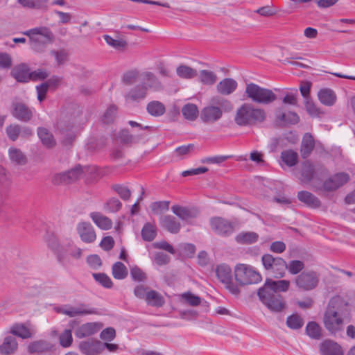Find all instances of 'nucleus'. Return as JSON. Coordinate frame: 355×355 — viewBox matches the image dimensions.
Instances as JSON below:
<instances>
[{"label":"nucleus","mask_w":355,"mask_h":355,"mask_svg":"<svg viewBox=\"0 0 355 355\" xmlns=\"http://www.w3.org/2000/svg\"><path fill=\"white\" fill-rule=\"evenodd\" d=\"M76 230L81 241L84 243H92L96 239L95 230L89 222H80L77 225Z\"/></svg>","instance_id":"obj_14"},{"label":"nucleus","mask_w":355,"mask_h":355,"mask_svg":"<svg viewBox=\"0 0 355 355\" xmlns=\"http://www.w3.org/2000/svg\"><path fill=\"white\" fill-rule=\"evenodd\" d=\"M102 325L98 322H88L79 327L75 331V335L79 338H83L98 332Z\"/></svg>","instance_id":"obj_22"},{"label":"nucleus","mask_w":355,"mask_h":355,"mask_svg":"<svg viewBox=\"0 0 355 355\" xmlns=\"http://www.w3.org/2000/svg\"><path fill=\"white\" fill-rule=\"evenodd\" d=\"M130 277L134 281L138 282H144L147 279L146 274L137 266L130 268Z\"/></svg>","instance_id":"obj_57"},{"label":"nucleus","mask_w":355,"mask_h":355,"mask_svg":"<svg viewBox=\"0 0 355 355\" xmlns=\"http://www.w3.org/2000/svg\"><path fill=\"white\" fill-rule=\"evenodd\" d=\"M69 247L70 245H62L55 252L58 261L64 266L69 263Z\"/></svg>","instance_id":"obj_44"},{"label":"nucleus","mask_w":355,"mask_h":355,"mask_svg":"<svg viewBox=\"0 0 355 355\" xmlns=\"http://www.w3.org/2000/svg\"><path fill=\"white\" fill-rule=\"evenodd\" d=\"M320 275L312 270H303L293 280L299 291H309L315 289L319 284Z\"/></svg>","instance_id":"obj_8"},{"label":"nucleus","mask_w":355,"mask_h":355,"mask_svg":"<svg viewBox=\"0 0 355 355\" xmlns=\"http://www.w3.org/2000/svg\"><path fill=\"white\" fill-rule=\"evenodd\" d=\"M181 297L185 303L192 306H198L201 303V298L190 292L182 294Z\"/></svg>","instance_id":"obj_58"},{"label":"nucleus","mask_w":355,"mask_h":355,"mask_svg":"<svg viewBox=\"0 0 355 355\" xmlns=\"http://www.w3.org/2000/svg\"><path fill=\"white\" fill-rule=\"evenodd\" d=\"M237 82L232 78H225L220 81L216 85L218 93L221 95H230L237 88Z\"/></svg>","instance_id":"obj_27"},{"label":"nucleus","mask_w":355,"mask_h":355,"mask_svg":"<svg viewBox=\"0 0 355 355\" xmlns=\"http://www.w3.org/2000/svg\"><path fill=\"white\" fill-rule=\"evenodd\" d=\"M315 148V140L313 135L306 132L304 135L300 146L301 156L306 159L310 156Z\"/></svg>","instance_id":"obj_24"},{"label":"nucleus","mask_w":355,"mask_h":355,"mask_svg":"<svg viewBox=\"0 0 355 355\" xmlns=\"http://www.w3.org/2000/svg\"><path fill=\"white\" fill-rule=\"evenodd\" d=\"M306 332L313 339L318 340L321 337V328L317 322L313 321L308 322Z\"/></svg>","instance_id":"obj_52"},{"label":"nucleus","mask_w":355,"mask_h":355,"mask_svg":"<svg viewBox=\"0 0 355 355\" xmlns=\"http://www.w3.org/2000/svg\"><path fill=\"white\" fill-rule=\"evenodd\" d=\"M297 198L300 202L312 208L319 207L321 205L320 200L315 196L306 191L298 192Z\"/></svg>","instance_id":"obj_30"},{"label":"nucleus","mask_w":355,"mask_h":355,"mask_svg":"<svg viewBox=\"0 0 355 355\" xmlns=\"http://www.w3.org/2000/svg\"><path fill=\"white\" fill-rule=\"evenodd\" d=\"M89 216L94 224L101 230H109L112 227L113 223L112 220L100 212H92Z\"/></svg>","instance_id":"obj_26"},{"label":"nucleus","mask_w":355,"mask_h":355,"mask_svg":"<svg viewBox=\"0 0 355 355\" xmlns=\"http://www.w3.org/2000/svg\"><path fill=\"white\" fill-rule=\"evenodd\" d=\"M290 282L288 280H272L267 279L263 287L259 291H266L272 294H279V292H286L289 289Z\"/></svg>","instance_id":"obj_17"},{"label":"nucleus","mask_w":355,"mask_h":355,"mask_svg":"<svg viewBox=\"0 0 355 355\" xmlns=\"http://www.w3.org/2000/svg\"><path fill=\"white\" fill-rule=\"evenodd\" d=\"M212 230L217 234L228 236L234 232L233 225L228 220L222 218H214L210 221Z\"/></svg>","instance_id":"obj_15"},{"label":"nucleus","mask_w":355,"mask_h":355,"mask_svg":"<svg viewBox=\"0 0 355 355\" xmlns=\"http://www.w3.org/2000/svg\"><path fill=\"white\" fill-rule=\"evenodd\" d=\"M259 235L254 232H241L235 237L238 243L243 245L252 244L258 241Z\"/></svg>","instance_id":"obj_39"},{"label":"nucleus","mask_w":355,"mask_h":355,"mask_svg":"<svg viewBox=\"0 0 355 355\" xmlns=\"http://www.w3.org/2000/svg\"><path fill=\"white\" fill-rule=\"evenodd\" d=\"M94 279L105 288H110L113 283L111 279L105 273H93Z\"/></svg>","instance_id":"obj_59"},{"label":"nucleus","mask_w":355,"mask_h":355,"mask_svg":"<svg viewBox=\"0 0 355 355\" xmlns=\"http://www.w3.org/2000/svg\"><path fill=\"white\" fill-rule=\"evenodd\" d=\"M122 208L121 202L116 197L109 198L103 204V209L108 214L116 213Z\"/></svg>","instance_id":"obj_37"},{"label":"nucleus","mask_w":355,"mask_h":355,"mask_svg":"<svg viewBox=\"0 0 355 355\" xmlns=\"http://www.w3.org/2000/svg\"><path fill=\"white\" fill-rule=\"evenodd\" d=\"M117 112V107L114 105H110L105 112L102 116V121L105 124L111 123L114 121Z\"/></svg>","instance_id":"obj_56"},{"label":"nucleus","mask_w":355,"mask_h":355,"mask_svg":"<svg viewBox=\"0 0 355 355\" xmlns=\"http://www.w3.org/2000/svg\"><path fill=\"white\" fill-rule=\"evenodd\" d=\"M37 135L41 139L42 144L48 148L55 146V141L52 134L45 128H39L37 129Z\"/></svg>","instance_id":"obj_42"},{"label":"nucleus","mask_w":355,"mask_h":355,"mask_svg":"<svg viewBox=\"0 0 355 355\" xmlns=\"http://www.w3.org/2000/svg\"><path fill=\"white\" fill-rule=\"evenodd\" d=\"M176 73L180 78L184 79H191L198 76V72L196 69L184 64L177 68Z\"/></svg>","instance_id":"obj_45"},{"label":"nucleus","mask_w":355,"mask_h":355,"mask_svg":"<svg viewBox=\"0 0 355 355\" xmlns=\"http://www.w3.org/2000/svg\"><path fill=\"white\" fill-rule=\"evenodd\" d=\"M319 349L321 355H344L340 346L331 340L321 343Z\"/></svg>","instance_id":"obj_23"},{"label":"nucleus","mask_w":355,"mask_h":355,"mask_svg":"<svg viewBox=\"0 0 355 355\" xmlns=\"http://www.w3.org/2000/svg\"><path fill=\"white\" fill-rule=\"evenodd\" d=\"M245 94L248 98L259 104L268 105L277 99L276 94L271 89L252 83L246 85Z\"/></svg>","instance_id":"obj_6"},{"label":"nucleus","mask_w":355,"mask_h":355,"mask_svg":"<svg viewBox=\"0 0 355 355\" xmlns=\"http://www.w3.org/2000/svg\"><path fill=\"white\" fill-rule=\"evenodd\" d=\"M233 110L231 101L220 96L212 97L209 104L205 107L200 113V118L203 122L213 123L218 121L223 112H230Z\"/></svg>","instance_id":"obj_2"},{"label":"nucleus","mask_w":355,"mask_h":355,"mask_svg":"<svg viewBox=\"0 0 355 355\" xmlns=\"http://www.w3.org/2000/svg\"><path fill=\"white\" fill-rule=\"evenodd\" d=\"M171 210L175 215L184 220H189L193 216L191 210L185 207L173 205L171 207Z\"/></svg>","instance_id":"obj_51"},{"label":"nucleus","mask_w":355,"mask_h":355,"mask_svg":"<svg viewBox=\"0 0 355 355\" xmlns=\"http://www.w3.org/2000/svg\"><path fill=\"white\" fill-rule=\"evenodd\" d=\"M154 261L159 266L167 264L170 261V257L166 254L158 252L154 255Z\"/></svg>","instance_id":"obj_64"},{"label":"nucleus","mask_w":355,"mask_h":355,"mask_svg":"<svg viewBox=\"0 0 355 355\" xmlns=\"http://www.w3.org/2000/svg\"><path fill=\"white\" fill-rule=\"evenodd\" d=\"M24 35L29 37L31 48L36 52H43L47 45L54 42V35L47 27L42 26L26 31Z\"/></svg>","instance_id":"obj_4"},{"label":"nucleus","mask_w":355,"mask_h":355,"mask_svg":"<svg viewBox=\"0 0 355 355\" xmlns=\"http://www.w3.org/2000/svg\"><path fill=\"white\" fill-rule=\"evenodd\" d=\"M51 348V343L44 340L31 342L27 347L28 352L31 354L49 352Z\"/></svg>","instance_id":"obj_33"},{"label":"nucleus","mask_w":355,"mask_h":355,"mask_svg":"<svg viewBox=\"0 0 355 355\" xmlns=\"http://www.w3.org/2000/svg\"><path fill=\"white\" fill-rule=\"evenodd\" d=\"M216 274L218 280L231 293L238 295L240 293L237 285L233 282L232 269L227 264L222 263L217 266Z\"/></svg>","instance_id":"obj_11"},{"label":"nucleus","mask_w":355,"mask_h":355,"mask_svg":"<svg viewBox=\"0 0 355 355\" xmlns=\"http://www.w3.org/2000/svg\"><path fill=\"white\" fill-rule=\"evenodd\" d=\"M8 154L10 159L17 164L24 165L26 163V157L19 149L10 148Z\"/></svg>","instance_id":"obj_49"},{"label":"nucleus","mask_w":355,"mask_h":355,"mask_svg":"<svg viewBox=\"0 0 355 355\" xmlns=\"http://www.w3.org/2000/svg\"><path fill=\"white\" fill-rule=\"evenodd\" d=\"M67 174L68 180H69V184L76 180L79 179L83 173V169L81 166L78 165L75 166L73 168L66 172Z\"/></svg>","instance_id":"obj_61"},{"label":"nucleus","mask_w":355,"mask_h":355,"mask_svg":"<svg viewBox=\"0 0 355 355\" xmlns=\"http://www.w3.org/2000/svg\"><path fill=\"white\" fill-rule=\"evenodd\" d=\"M18 2L25 8L46 10L49 0H18Z\"/></svg>","instance_id":"obj_43"},{"label":"nucleus","mask_w":355,"mask_h":355,"mask_svg":"<svg viewBox=\"0 0 355 355\" xmlns=\"http://www.w3.org/2000/svg\"><path fill=\"white\" fill-rule=\"evenodd\" d=\"M328 173L327 168L321 164H313L306 160L301 164L300 181L302 184H309L313 180H320Z\"/></svg>","instance_id":"obj_5"},{"label":"nucleus","mask_w":355,"mask_h":355,"mask_svg":"<svg viewBox=\"0 0 355 355\" xmlns=\"http://www.w3.org/2000/svg\"><path fill=\"white\" fill-rule=\"evenodd\" d=\"M51 54L55 56L58 65L63 64L67 60L68 53L64 49L60 51L53 50L51 51Z\"/></svg>","instance_id":"obj_63"},{"label":"nucleus","mask_w":355,"mask_h":355,"mask_svg":"<svg viewBox=\"0 0 355 355\" xmlns=\"http://www.w3.org/2000/svg\"><path fill=\"white\" fill-rule=\"evenodd\" d=\"M146 301L148 304L156 307H161L164 304L163 297L155 291H150L146 293Z\"/></svg>","instance_id":"obj_41"},{"label":"nucleus","mask_w":355,"mask_h":355,"mask_svg":"<svg viewBox=\"0 0 355 355\" xmlns=\"http://www.w3.org/2000/svg\"><path fill=\"white\" fill-rule=\"evenodd\" d=\"M264 268L273 274L276 278H282L286 270V261L279 257H275L270 254H265L261 257Z\"/></svg>","instance_id":"obj_9"},{"label":"nucleus","mask_w":355,"mask_h":355,"mask_svg":"<svg viewBox=\"0 0 355 355\" xmlns=\"http://www.w3.org/2000/svg\"><path fill=\"white\" fill-rule=\"evenodd\" d=\"M106 43L117 50H123L127 46V42L123 39L115 40L108 35L103 36Z\"/></svg>","instance_id":"obj_55"},{"label":"nucleus","mask_w":355,"mask_h":355,"mask_svg":"<svg viewBox=\"0 0 355 355\" xmlns=\"http://www.w3.org/2000/svg\"><path fill=\"white\" fill-rule=\"evenodd\" d=\"M58 312L73 318L78 315L97 314L98 310L96 308L89 307L85 304H80L76 307L60 308L58 310Z\"/></svg>","instance_id":"obj_18"},{"label":"nucleus","mask_w":355,"mask_h":355,"mask_svg":"<svg viewBox=\"0 0 355 355\" xmlns=\"http://www.w3.org/2000/svg\"><path fill=\"white\" fill-rule=\"evenodd\" d=\"M261 302L272 312H282L286 308V302L280 294H272L258 290Z\"/></svg>","instance_id":"obj_10"},{"label":"nucleus","mask_w":355,"mask_h":355,"mask_svg":"<svg viewBox=\"0 0 355 355\" xmlns=\"http://www.w3.org/2000/svg\"><path fill=\"white\" fill-rule=\"evenodd\" d=\"M318 97L320 102L326 106H332L335 104L337 97L334 90L329 88H323L319 90Z\"/></svg>","instance_id":"obj_29"},{"label":"nucleus","mask_w":355,"mask_h":355,"mask_svg":"<svg viewBox=\"0 0 355 355\" xmlns=\"http://www.w3.org/2000/svg\"><path fill=\"white\" fill-rule=\"evenodd\" d=\"M111 189L116 192L123 200H128L131 196V191L128 187L115 184L111 186Z\"/></svg>","instance_id":"obj_53"},{"label":"nucleus","mask_w":355,"mask_h":355,"mask_svg":"<svg viewBox=\"0 0 355 355\" xmlns=\"http://www.w3.org/2000/svg\"><path fill=\"white\" fill-rule=\"evenodd\" d=\"M286 325L293 330L300 329L304 325V320L297 313H293L287 318Z\"/></svg>","instance_id":"obj_47"},{"label":"nucleus","mask_w":355,"mask_h":355,"mask_svg":"<svg viewBox=\"0 0 355 355\" xmlns=\"http://www.w3.org/2000/svg\"><path fill=\"white\" fill-rule=\"evenodd\" d=\"M10 112L14 118L22 122H28L33 116V109L21 102H13Z\"/></svg>","instance_id":"obj_13"},{"label":"nucleus","mask_w":355,"mask_h":355,"mask_svg":"<svg viewBox=\"0 0 355 355\" xmlns=\"http://www.w3.org/2000/svg\"><path fill=\"white\" fill-rule=\"evenodd\" d=\"M266 119V112L261 108L255 107L250 103H243L237 110L234 121L239 126L254 125Z\"/></svg>","instance_id":"obj_3"},{"label":"nucleus","mask_w":355,"mask_h":355,"mask_svg":"<svg viewBox=\"0 0 355 355\" xmlns=\"http://www.w3.org/2000/svg\"><path fill=\"white\" fill-rule=\"evenodd\" d=\"M141 76V83L146 85L148 87V89L159 91L163 88L161 82L153 73L150 71H146L142 73Z\"/></svg>","instance_id":"obj_28"},{"label":"nucleus","mask_w":355,"mask_h":355,"mask_svg":"<svg viewBox=\"0 0 355 355\" xmlns=\"http://www.w3.org/2000/svg\"><path fill=\"white\" fill-rule=\"evenodd\" d=\"M148 90L147 85L141 83L132 88L125 95V98L133 101H139L146 97Z\"/></svg>","instance_id":"obj_31"},{"label":"nucleus","mask_w":355,"mask_h":355,"mask_svg":"<svg viewBox=\"0 0 355 355\" xmlns=\"http://www.w3.org/2000/svg\"><path fill=\"white\" fill-rule=\"evenodd\" d=\"M30 70L27 64L21 63L15 66L11 71V76L20 83H27L30 80Z\"/></svg>","instance_id":"obj_25"},{"label":"nucleus","mask_w":355,"mask_h":355,"mask_svg":"<svg viewBox=\"0 0 355 355\" xmlns=\"http://www.w3.org/2000/svg\"><path fill=\"white\" fill-rule=\"evenodd\" d=\"M73 128V125H67L64 121L58 123V128L62 135V141L65 146L71 145L76 137Z\"/></svg>","instance_id":"obj_21"},{"label":"nucleus","mask_w":355,"mask_h":355,"mask_svg":"<svg viewBox=\"0 0 355 355\" xmlns=\"http://www.w3.org/2000/svg\"><path fill=\"white\" fill-rule=\"evenodd\" d=\"M112 273L114 278L116 279H123L128 276V272L127 268L123 263L117 261L112 266Z\"/></svg>","instance_id":"obj_46"},{"label":"nucleus","mask_w":355,"mask_h":355,"mask_svg":"<svg viewBox=\"0 0 355 355\" xmlns=\"http://www.w3.org/2000/svg\"><path fill=\"white\" fill-rule=\"evenodd\" d=\"M160 226L171 234H178L181 228L180 223L172 215H163L159 218Z\"/></svg>","instance_id":"obj_20"},{"label":"nucleus","mask_w":355,"mask_h":355,"mask_svg":"<svg viewBox=\"0 0 355 355\" xmlns=\"http://www.w3.org/2000/svg\"><path fill=\"white\" fill-rule=\"evenodd\" d=\"M234 277L241 286L257 284L261 280V275L254 268L243 263L236 265Z\"/></svg>","instance_id":"obj_7"},{"label":"nucleus","mask_w":355,"mask_h":355,"mask_svg":"<svg viewBox=\"0 0 355 355\" xmlns=\"http://www.w3.org/2000/svg\"><path fill=\"white\" fill-rule=\"evenodd\" d=\"M347 303L340 296H335L329 300L324 315L323 322L325 328L331 334H336L343 329V315Z\"/></svg>","instance_id":"obj_1"},{"label":"nucleus","mask_w":355,"mask_h":355,"mask_svg":"<svg viewBox=\"0 0 355 355\" xmlns=\"http://www.w3.org/2000/svg\"><path fill=\"white\" fill-rule=\"evenodd\" d=\"M182 113L185 119L193 121L198 116V109L196 105L188 103L182 107Z\"/></svg>","instance_id":"obj_50"},{"label":"nucleus","mask_w":355,"mask_h":355,"mask_svg":"<svg viewBox=\"0 0 355 355\" xmlns=\"http://www.w3.org/2000/svg\"><path fill=\"white\" fill-rule=\"evenodd\" d=\"M148 113L153 116H160L166 112L165 105L158 101H153L147 104Z\"/></svg>","instance_id":"obj_36"},{"label":"nucleus","mask_w":355,"mask_h":355,"mask_svg":"<svg viewBox=\"0 0 355 355\" xmlns=\"http://www.w3.org/2000/svg\"><path fill=\"white\" fill-rule=\"evenodd\" d=\"M6 133L8 139L15 141L19 137L28 138L32 135V130L27 126H22L17 123H12L6 128Z\"/></svg>","instance_id":"obj_16"},{"label":"nucleus","mask_w":355,"mask_h":355,"mask_svg":"<svg viewBox=\"0 0 355 355\" xmlns=\"http://www.w3.org/2000/svg\"><path fill=\"white\" fill-rule=\"evenodd\" d=\"M141 235L144 241L150 242L157 236V227L151 223H146L141 231Z\"/></svg>","instance_id":"obj_38"},{"label":"nucleus","mask_w":355,"mask_h":355,"mask_svg":"<svg viewBox=\"0 0 355 355\" xmlns=\"http://www.w3.org/2000/svg\"><path fill=\"white\" fill-rule=\"evenodd\" d=\"M349 180V175L347 173H338L324 181L322 189L328 192L334 191L348 182Z\"/></svg>","instance_id":"obj_12"},{"label":"nucleus","mask_w":355,"mask_h":355,"mask_svg":"<svg viewBox=\"0 0 355 355\" xmlns=\"http://www.w3.org/2000/svg\"><path fill=\"white\" fill-rule=\"evenodd\" d=\"M281 159L286 166L292 167L298 163L299 155L297 152L289 149L282 152Z\"/></svg>","instance_id":"obj_40"},{"label":"nucleus","mask_w":355,"mask_h":355,"mask_svg":"<svg viewBox=\"0 0 355 355\" xmlns=\"http://www.w3.org/2000/svg\"><path fill=\"white\" fill-rule=\"evenodd\" d=\"M200 81L206 85H212L217 80L216 74L211 71L201 70L199 75Z\"/></svg>","instance_id":"obj_48"},{"label":"nucleus","mask_w":355,"mask_h":355,"mask_svg":"<svg viewBox=\"0 0 355 355\" xmlns=\"http://www.w3.org/2000/svg\"><path fill=\"white\" fill-rule=\"evenodd\" d=\"M304 263L300 260H291L286 263V270L291 275H297L302 272L304 268Z\"/></svg>","instance_id":"obj_54"},{"label":"nucleus","mask_w":355,"mask_h":355,"mask_svg":"<svg viewBox=\"0 0 355 355\" xmlns=\"http://www.w3.org/2000/svg\"><path fill=\"white\" fill-rule=\"evenodd\" d=\"M10 333L22 339L33 337L34 331L24 324H15L10 329Z\"/></svg>","instance_id":"obj_32"},{"label":"nucleus","mask_w":355,"mask_h":355,"mask_svg":"<svg viewBox=\"0 0 355 355\" xmlns=\"http://www.w3.org/2000/svg\"><path fill=\"white\" fill-rule=\"evenodd\" d=\"M17 346L16 339L14 337L8 336L0 345V353L3 355H9L17 349Z\"/></svg>","instance_id":"obj_34"},{"label":"nucleus","mask_w":355,"mask_h":355,"mask_svg":"<svg viewBox=\"0 0 355 355\" xmlns=\"http://www.w3.org/2000/svg\"><path fill=\"white\" fill-rule=\"evenodd\" d=\"M276 116L284 124H296L300 121L297 114L293 112L284 113L281 110H279L276 112Z\"/></svg>","instance_id":"obj_35"},{"label":"nucleus","mask_w":355,"mask_h":355,"mask_svg":"<svg viewBox=\"0 0 355 355\" xmlns=\"http://www.w3.org/2000/svg\"><path fill=\"white\" fill-rule=\"evenodd\" d=\"M100 338L105 342H110L116 337V331L112 327L103 329L100 334Z\"/></svg>","instance_id":"obj_62"},{"label":"nucleus","mask_w":355,"mask_h":355,"mask_svg":"<svg viewBox=\"0 0 355 355\" xmlns=\"http://www.w3.org/2000/svg\"><path fill=\"white\" fill-rule=\"evenodd\" d=\"M60 343L63 347H69L73 341L71 331L70 329L64 330L60 336Z\"/></svg>","instance_id":"obj_60"},{"label":"nucleus","mask_w":355,"mask_h":355,"mask_svg":"<svg viewBox=\"0 0 355 355\" xmlns=\"http://www.w3.org/2000/svg\"><path fill=\"white\" fill-rule=\"evenodd\" d=\"M102 346L100 340H88L80 343L79 349L85 355H99L102 353Z\"/></svg>","instance_id":"obj_19"}]
</instances>
